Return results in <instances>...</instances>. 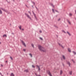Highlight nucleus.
I'll return each mask as SVG.
<instances>
[{
  "label": "nucleus",
  "mask_w": 76,
  "mask_h": 76,
  "mask_svg": "<svg viewBox=\"0 0 76 76\" xmlns=\"http://www.w3.org/2000/svg\"><path fill=\"white\" fill-rule=\"evenodd\" d=\"M38 48L39 49V50L41 51H43V52H45V50H44V48L41 46L39 45L38 46Z\"/></svg>",
  "instance_id": "nucleus-1"
},
{
  "label": "nucleus",
  "mask_w": 76,
  "mask_h": 76,
  "mask_svg": "<svg viewBox=\"0 0 76 76\" xmlns=\"http://www.w3.org/2000/svg\"><path fill=\"white\" fill-rule=\"evenodd\" d=\"M25 14L26 16H27V17L28 18H29V19H30V20H32V19H31V17H30V16H29V15H28V14L26 13H25Z\"/></svg>",
  "instance_id": "nucleus-2"
},
{
  "label": "nucleus",
  "mask_w": 76,
  "mask_h": 76,
  "mask_svg": "<svg viewBox=\"0 0 76 76\" xmlns=\"http://www.w3.org/2000/svg\"><path fill=\"white\" fill-rule=\"evenodd\" d=\"M47 73H48L49 75V76H52V75H51V73H50V71H47Z\"/></svg>",
  "instance_id": "nucleus-3"
},
{
  "label": "nucleus",
  "mask_w": 76,
  "mask_h": 76,
  "mask_svg": "<svg viewBox=\"0 0 76 76\" xmlns=\"http://www.w3.org/2000/svg\"><path fill=\"white\" fill-rule=\"evenodd\" d=\"M21 41L23 45H24V47H26V44H25V43L24 42H23V40H21Z\"/></svg>",
  "instance_id": "nucleus-4"
},
{
  "label": "nucleus",
  "mask_w": 76,
  "mask_h": 76,
  "mask_svg": "<svg viewBox=\"0 0 76 76\" xmlns=\"http://www.w3.org/2000/svg\"><path fill=\"white\" fill-rule=\"evenodd\" d=\"M66 63H67V64L69 65V67H70L71 64H70V62H69V61H67Z\"/></svg>",
  "instance_id": "nucleus-5"
},
{
  "label": "nucleus",
  "mask_w": 76,
  "mask_h": 76,
  "mask_svg": "<svg viewBox=\"0 0 76 76\" xmlns=\"http://www.w3.org/2000/svg\"><path fill=\"white\" fill-rule=\"evenodd\" d=\"M66 21H67V22H68V23H69V24H70V25L71 24L70 22V21H69V20H68V19H66Z\"/></svg>",
  "instance_id": "nucleus-6"
},
{
  "label": "nucleus",
  "mask_w": 76,
  "mask_h": 76,
  "mask_svg": "<svg viewBox=\"0 0 76 76\" xmlns=\"http://www.w3.org/2000/svg\"><path fill=\"white\" fill-rule=\"evenodd\" d=\"M24 72H26V73H28V72H29V71H28V69H26L25 70H24Z\"/></svg>",
  "instance_id": "nucleus-7"
},
{
  "label": "nucleus",
  "mask_w": 76,
  "mask_h": 76,
  "mask_svg": "<svg viewBox=\"0 0 76 76\" xmlns=\"http://www.w3.org/2000/svg\"><path fill=\"white\" fill-rule=\"evenodd\" d=\"M59 46H61L63 48H64V47L62 46V45L60 44V43H58Z\"/></svg>",
  "instance_id": "nucleus-8"
},
{
  "label": "nucleus",
  "mask_w": 76,
  "mask_h": 76,
  "mask_svg": "<svg viewBox=\"0 0 76 76\" xmlns=\"http://www.w3.org/2000/svg\"><path fill=\"white\" fill-rule=\"evenodd\" d=\"M62 73H63V71L62 70H61L60 72V75H62Z\"/></svg>",
  "instance_id": "nucleus-9"
},
{
  "label": "nucleus",
  "mask_w": 76,
  "mask_h": 76,
  "mask_svg": "<svg viewBox=\"0 0 76 76\" xmlns=\"http://www.w3.org/2000/svg\"><path fill=\"white\" fill-rule=\"evenodd\" d=\"M69 73L70 75H72V71H69Z\"/></svg>",
  "instance_id": "nucleus-10"
},
{
  "label": "nucleus",
  "mask_w": 76,
  "mask_h": 76,
  "mask_svg": "<svg viewBox=\"0 0 76 76\" xmlns=\"http://www.w3.org/2000/svg\"><path fill=\"white\" fill-rule=\"evenodd\" d=\"M1 9H2V10H3V11H4V12H6V10H5V9H3V8H1Z\"/></svg>",
  "instance_id": "nucleus-11"
},
{
  "label": "nucleus",
  "mask_w": 76,
  "mask_h": 76,
  "mask_svg": "<svg viewBox=\"0 0 76 76\" xmlns=\"http://www.w3.org/2000/svg\"><path fill=\"white\" fill-rule=\"evenodd\" d=\"M50 6H52V7H54V6H53V4L52 3H50Z\"/></svg>",
  "instance_id": "nucleus-12"
},
{
  "label": "nucleus",
  "mask_w": 76,
  "mask_h": 76,
  "mask_svg": "<svg viewBox=\"0 0 76 76\" xmlns=\"http://www.w3.org/2000/svg\"><path fill=\"white\" fill-rule=\"evenodd\" d=\"M11 76H15V75H14L13 73H11Z\"/></svg>",
  "instance_id": "nucleus-13"
},
{
  "label": "nucleus",
  "mask_w": 76,
  "mask_h": 76,
  "mask_svg": "<svg viewBox=\"0 0 76 76\" xmlns=\"http://www.w3.org/2000/svg\"><path fill=\"white\" fill-rule=\"evenodd\" d=\"M67 33L68 34V35H69V36H70L71 35V34H70V33H69V32L67 31Z\"/></svg>",
  "instance_id": "nucleus-14"
},
{
  "label": "nucleus",
  "mask_w": 76,
  "mask_h": 76,
  "mask_svg": "<svg viewBox=\"0 0 76 76\" xmlns=\"http://www.w3.org/2000/svg\"><path fill=\"white\" fill-rule=\"evenodd\" d=\"M31 45L32 47L34 48V45L32 43L31 44Z\"/></svg>",
  "instance_id": "nucleus-15"
},
{
  "label": "nucleus",
  "mask_w": 76,
  "mask_h": 76,
  "mask_svg": "<svg viewBox=\"0 0 76 76\" xmlns=\"http://www.w3.org/2000/svg\"><path fill=\"white\" fill-rule=\"evenodd\" d=\"M62 57L63 59H64V60H65L66 59V58H65V56H63Z\"/></svg>",
  "instance_id": "nucleus-16"
},
{
  "label": "nucleus",
  "mask_w": 76,
  "mask_h": 76,
  "mask_svg": "<svg viewBox=\"0 0 76 76\" xmlns=\"http://www.w3.org/2000/svg\"><path fill=\"white\" fill-rule=\"evenodd\" d=\"M7 37V35H6V34H4L3 36V37Z\"/></svg>",
  "instance_id": "nucleus-17"
},
{
  "label": "nucleus",
  "mask_w": 76,
  "mask_h": 76,
  "mask_svg": "<svg viewBox=\"0 0 76 76\" xmlns=\"http://www.w3.org/2000/svg\"><path fill=\"white\" fill-rule=\"evenodd\" d=\"M37 67H38L39 70H40V68H39V66H38V65H37Z\"/></svg>",
  "instance_id": "nucleus-18"
},
{
  "label": "nucleus",
  "mask_w": 76,
  "mask_h": 76,
  "mask_svg": "<svg viewBox=\"0 0 76 76\" xmlns=\"http://www.w3.org/2000/svg\"><path fill=\"white\" fill-rule=\"evenodd\" d=\"M72 52L73 53V54H74L75 55H76V52L74 51H72Z\"/></svg>",
  "instance_id": "nucleus-19"
},
{
  "label": "nucleus",
  "mask_w": 76,
  "mask_h": 76,
  "mask_svg": "<svg viewBox=\"0 0 76 76\" xmlns=\"http://www.w3.org/2000/svg\"><path fill=\"white\" fill-rule=\"evenodd\" d=\"M68 51L69 52H70V53L71 52V50L70 49L68 48Z\"/></svg>",
  "instance_id": "nucleus-20"
},
{
  "label": "nucleus",
  "mask_w": 76,
  "mask_h": 76,
  "mask_svg": "<svg viewBox=\"0 0 76 76\" xmlns=\"http://www.w3.org/2000/svg\"><path fill=\"white\" fill-rule=\"evenodd\" d=\"M69 16H72V14L71 13H69Z\"/></svg>",
  "instance_id": "nucleus-21"
},
{
  "label": "nucleus",
  "mask_w": 76,
  "mask_h": 76,
  "mask_svg": "<svg viewBox=\"0 0 76 76\" xmlns=\"http://www.w3.org/2000/svg\"><path fill=\"white\" fill-rule=\"evenodd\" d=\"M31 2L34 5H35V2H34V1H31Z\"/></svg>",
  "instance_id": "nucleus-22"
},
{
  "label": "nucleus",
  "mask_w": 76,
  "mask_h": 76,
  "mask_svg": "<svg viewBox=\"0 0 76 76\" xmlns=\"http://www.w3.org/2000/svg\"><path fill=\"white\" fill-rule=\"evenodd\" d=\"M0 14H2V11L0 10Z\"/></svg>",
  "instance_id": "nucleus-23"
},
{
  "label": "nucleus",
  "mask_w": 76,
  "mask_h": 76,
  "mask_svg": "<svg viewBox=\"0 0 76 76\" xmlns=\"http://www.w3.org/2000/svg\"><path fill=\"white\" fill-rule=\"evenodd\" d=\"M19 29H20V30H21V29H22V28H22V26H20L19 27Z\"/></svg>",
  "instance_id": "nucleus-24"
},
{
  "label": "nucleus",
  "mask_w": 76,
  "mask_h": 76,
  "mask_svg": "<svg viewBox=\"0 0 76 76\" xmlns=\"http://www.w3.org/2000/svg\"><path fill=\"white\" fill-rule=\"evenodd\" d=\"M29 55L31 56V57H32V54L30 53Z\"/></svg>",
  "instance_id": "nucleus-25"
},
{
  "label": "nucleus",
  "mask_w": 76,
  "mask_h": 76,
  "mask_svg": "<svg viewBox=\"0 0 76 76\" xmlns=\"http://www.w3.org/2000/svg\"><path fill=\"white\" fill-rule=\"evenodd\" d=\"M54 26L55 28H58V27H57V26H56V25H54Z\"/></svg>",
  "instance_id": "nucleus-26"
},
{
  "label": "nucleus",
  "mask_w": 76,
  "mask_h": 76,
  "mask_svg": "<svg viewBox=\"0 0 76 76\" xmlns=\"http://www.w3.org/2000/svg\"><path fill=\"white\" fill-rule=\"evenodd\" d=\"M10 58L12 60H13V58L11 56L10 57Z\"/></svg>",
  "instance_id": "nucleus-27"
},
{
  "label": "nucleus",
  "mask_w": 76,
  "mask_h": 76,
  "mask_svg": "<svg viewBox=\"0 0 76 76\" xmlns=\"http://www.w3.org/2000/svg\"><path fill=\"white\" fill-rule=\"evenodd\" d=\"M35 7H36V9L38 11V8H37V7H36L35 6Z\"/></svg>",
  "instance_id": "nucleus-28"
},
{
  "label": "nucleus",
  "mask_w": 76,
  "mask_h": 76,
  "mask_svg": "<svg viewBox=\"0 0 76 76\" xmlns=\"http://www.w3.org/2000/svg\"><path fill=\"white\" fill-rule=\"evenodd\" d=\"M39 39H41V40H43V39H42V38H41V37H40Z\"/></svg>",
  "instance_id": "nucleus-29"
},
{
  "label": "nucleus",
  "mask_w": 76,
  "mask_h": 76,
  "mask_svg": "<svg viewBox=\"0 0 76 76\" xmlns=\"http://www.w3.org/2000/svg\"><path fill=\"white\" fill-rule=\"evenodd\" d=\"M72 61H73V62L74 63H75V61H74V60H73V59H72Z\"/></svg>",
  "instance_id": "nucleus-30"
},
{
  "label": "nucleus",
  "mask_w": 76,
  "mask_h": 76,
  "mask_svg": "<svg viewBox=\"0 0 76 76\" xmlns=\"http://www.w3.org/2000/svg\"><path fill=\"white\" fill-rule=\"evenodd\" d=\"M52 11L53 13H55V12H54V10L53 9H52Z\"/></svg>",
  "instance_id": "nucleus-31"
},
{
  "label": "nucleus",
  "mask_w": 76,
  "mask_h": 76,
  "mask_svg": "<svg viewBox=\"0 0 76 76\" xmlns=\"http://www.w3.org/2000/svg\"><path fill=\"white\" fill-rule=\"evenodd\" d=\"M34 15L35 18H36V16L35 15V14H34Z\"/></svg>",
  "instance_id": "nucleus-32"
},
{
  "label": "nucleus",
  "mask_w": 76,
  "mask_h": 76,
  "mask_svg": "<svg viewBox=\"0 0 76 76\" xmlns=\"http://www.w3.org/2000/svg\"><path fill=\"white\" fill-rule=\"evenodd\" d=\"M32 67H33V68H35V66L34 65H32Z\"/></svg>",
  "instance_id": "nucleus-33"
},
{
  "label": "nucleus",
  "mask_w": 76,
  "mask_h": 76,
  "mask_svg": "<svg viewBox=\"0 0 76 76\" xmlns=\"http://www.w3.org/2000/svg\"><path fill=\"white\" fill-rule=\"evenodd\" d=\"M63 32H64V33H65V34H66V32L64 31V30L63 31Z\"/></svg>",
  "instance_id": "nucleus-34"
},
{
  "label": "nucleus",
  "mask_w": 76,
  "mask_h": 76,
  "mask_svg": "<svg viewBox=\"0 0 76 76\" xmlns=\"http://www.w3.org/2000/svg\"><path fill=\"white\" fill-rule=\"evenodd\" d=\"M1 67H3V64H1Z\"/></svg>",
  "instance_id": "nucleus-35"
},
{
  "label": "nucleus",
  "mask_w": 76,
  "mask_h": 76,
  "mask_svg": "<svg viewBox=\"0 0 76 76\" xmlns=\"http://www.w3.org/2000/svg\"><path fill=\"white\" fill-rule=\"evenodd\" d=\"M39 32H40V33H42V31L41 30H40L39 31Z\"/></svg>",
  "instance_id": "nucleus-36"
},
{
  "label": "nucleus",
  "mask_w": 76,
  "mask_h": 76,
  "mask_svg": "<svg viewBox=\"0 0 76 76\" xmlns=\"http://www.w3.org/2000/svg\"><path fill=\"white\" fill-rule=\"evenodd\" d=\"M23 51H24V52H25V51H26V50H25V49H24L23 50Z\"/></svg>",
  "instance_id": "nucleus-37"
},
{
  "label": "nucleus",
  "mask_w": 76,
  "mask_h": 76,
  "mask_svg": "<svg viewBox=\"0 0 76 76\" xmlns=\"http://www.w3.org/2000/svg\"><path fill=\"white\" fill-rule=\"evenodd\" d=\"M32 12L33 13V14H35V13H34V11H32Z\"/></svg>",
  "instance_id": "nucleus-38"
},
{
  "label": "nucleus",
  "mask_w": 76,
  "mask_h": 76,
  "mask_svg": "<svg viewBox=\"0 0 76 76\" xmlns=\"http://www.w3.org/2000/svg\"><path fill=\"white\" fill-rule=\"evenodd\" d=\"M35 75L37 76H38V75H37V73H35Z\"/></svg>",
  "instance_id": "nucleus-39"
},
{
  "label": "nucleus",
  "mask_w": 76,
  "mask_h": 76,
  "mask_svg": "<svg viewBox=\"0 0 76 76\" xmlns=\"http://www.w3.org/2000/svg\"><path fill=\"white\" fill-rule=\"evenodd\" d=\"M61 20L60 18H59V19L58 20V21H59V20Z\"/></svg>",
  "instance_id": "nucleus-40"
},
{
  "label": "nucleus",
  "mask_w": 76,
  "mask_h": 76,
  "mask_svg": "<svg viewBox=\"0 0 76 76\" xmlns=\"http://www.w3.org/2000/svg\"><path fill=\"white\" fill-rule=\"evenodd\" d=\"M55 11L56 12H58L57 11V10H56Z\"/></svg>",
  "instance_id": "nucleus-41"
},
{
  "label": "nucleus",
  "mask_w": 76,
  "mask_h": 76,
  "mask_svg": "<svg viewBox=\"0 0 76 76\" xmlns=\"http://www.w3.org/2000/svg\"><path fill=\"white\" fill-rule=\"evenodd\" d=\"M22 31H24V29H23V28H22Z\"/></svg>",
  "instance_id": "nucleus-42"
},
{
  "label": "nucleus",
  "mask_w": 76,
  "mask_h": 76,
  "mask_svg": "<svg viewBox=\"0 0 76 76\" xmlns=\"http://www.w3.org/2000/svg\"><path fill=\"white\" fill-rule=\"evenodd\" d=\"M62 65L63 66H64V64L63 63L62 64Z\"/></svg>",
  "instance_id": "nucleus-43"
},
{
  "label": "nucleus",
  "mask_w": 76,
  "mask_h": 76,
  "mask_svg": "<svg viewBox=\"0 0 76 76\" xmlns=\"http://www.w3.org/2000/svg\"><path fill=\"white\" fill-rule=\"evenodd\" d=\"M32 7H33V8H34V6H33V5H32Z\"/></svg>",
  "instance_id": "nucleus-44"
},
{
  "label": "nucleus",
  "mask_w": 76,
  "mask_h": 76,
  "mask_svg": "<svg viewBox=\"0 0 76 76\" xmlns=\"http://www.w3.org/2000/svg\"><path fill=\"white\" fill-rule=\"evenodd\" d=\"M5 62H6V63H7V61H5Z\"/></svg>",
  "instance_id": "nucleus-45"
},
{
  "label": "nucleus",
  "mask_w": 76,
  "mask_h": 76,
  "mask_svg": "<svg viewBox=\"0 0 76 76\" xmlns=\"http://www.w3.org/2000/svg\"><path fill=\"white\" fill-rule=\"evenodd\" d=\"M1 72H0V75H1H1H1Z\"/></svg>",
  "instance_id": "nucleus-46"
},
{
  "label": "nucleus",
  "mask_w": 76,
  "mask_h": 76,
  "mask_svg": "<svg viewBox=\"0 0 76 76\" xmlns=\"http://www.w3.org/2000/svg\"><path fill=\"white\" fill-rule=\"evenodd\" d=\"M38 76H41V75H37Z\"/></svg>",
  "instance_id": "nucleus-47"
},
{
  "label": "nucleus",
  "mask_w": 76,
  "mask_h": 76,
  "mask_svg": "<svg viewBox=\"0 0 76 76\" xmlns=\"http://www.w3.org/2000/svg\"><path fill=\"white\" fill-rule=\"evenodd\" d=\"M12 34H13V35H14V33H12Z\"/></svg>",
  "instance_id": "nucleus-48"
},
{
  "label": "nucleus",
  "mask_w": 76,
  "mask_h": 76,
  "mask_svg": "<svg viewBox=\"0 0 76 76\" xmlns=\"http://www.w3.org/2000/svg\"><path fill=\"white\" fill-rule=\"evenodd\" d=\"M30 15H31V12H30Z\"/></svg>",
  "instance_id": "nucleus-49"
},
{
  "label": "nucleus",
  "mask_w": 76,
  "mask_h": 76,
  "mask_svg": "<svg viewBox=\"0 0 76 76\" xmlns=\"http://www.w3.org/2000/svg\"><path fill=\"white\" fill-rule=\"evenodd\" d=\"M25 6H26V7H28V6H27V5H25Z\"/></svg>",
  "instance_id": "nucleus-50"
},
{
  "label": "nucleus",
  "mask_w": 76,
  "mask_h": 76,
  "mask_svg": "<svg viewBox=\"0 0 76 76\" xmlns=\"http://www.w3.org/2000/svg\"><path fill=\"white\" fill-rule=\"evenodd\" d=\"M35 18L36 19V20H37V17H36V18Z\"/></svg>",
  "instance_id": "nucleus-51"
},
{
  "label": "nucleus",
  "mask_w": 76,
  "mask_h": 76,
  "mask_svg": "<svg viewBox=\"0 0 76 76\" xmlns=\"http://www.w3.org/2000/svg\"><path fill=\"white\" fill-rule=\"evenodd\" d=\"M28 13H30V12L28 11Z\"/></svg>",
  "instance_id": "nucleus-52"
},
{
  "label": "nucleus",
  "mask_w": 76,
  "mask_h": 76,
  "mask_svg": "<svg viewBox=\"0 0 76 76\" xmlns=\"http://www.w3.org/2000/svg\"><path fill=\"white\" fill-rule=\"evenodd\" d=\"M13 0V1H15V0Z\"/></svg>",
  "instance_id": "nucleus-53"
},
{
  "label": "nucleus",
  "mask_w": 76,
  "mask_h": 76,
  "mask_svg": "<svg viewBox=\"0 0 76 76\" xmlns=\"http://www.w3.org/2000/svg\"><path fill=\"white\" fill-rule=\"evenodd\" d=\"M56 17H57V15H56Z\"/></svg>",
  "instance_id": "nucleus-54"
},
{
  "label": "nucleus",
  "mask_w": 76,
  "mask_h": 76,
  "mask_svg": "<svg viewBox=\"0 0 76 76\" xmlns=\"http://www.w3.org/2000/svg\"><path fill=\"white\" fill-rule=\"evenodd\" d=\"M7 75H9V74L8 73H7Z\"/></svg>",
  "instance_id": "nucleus-55"
},
{
  "label": "nucleus",
  "mask_w": 76,
  "mask_h": 76,
  "mask_svg": "<svg viewBox=\"0 0 76 76\" xmlns=\"http://www.w3.org/2000/svg\"><path fill=\"white\" fill-rule=\"evenodd\" d=\"M1 42H0V44H1Z\"/></svg>",
  "instance_id": "nucleus-56"
}]
</instances>
